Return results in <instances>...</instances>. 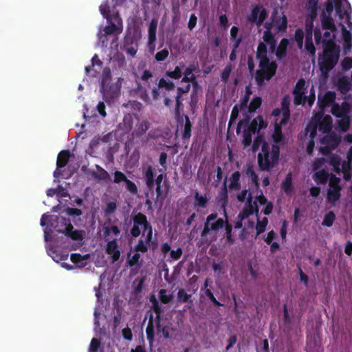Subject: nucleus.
Here are the masks:
<instances>
[{
    "label": "nucleus",
    "mask_w": 352,
    "mask_h": 352,
    "mask_svg": "<svg viewBox=\"0 0 352 352\" xmlns=\"http://www.w3.org/2000/svg\"><path fill=\"white\" fill-rule=\"evenodd\" d=\"M133 223V226L131 230V234L137 237L142 232V237H146V243L151 242L152 227L148 223L146 216L140 213L135 215Z\"/></svg>",
    "instance_id": "obj_16"
},
{
    "label": "nucleus",
    "mask_w": 352,
    "mask_h": 352,
    "mask_svg": "<svg viewBox=\"0 0 352 352\" xmlns=\"http://www.w3.org/2000/svg\"><path fill=\"white\" fill-rule=\"evenodd\" d=\"M124 79L121 77L112 78L110 70L104 69L102 72L101 90L107 99L116 98L120 93V89Z\"/></svg>",
    "instance_id": "obj_11"
},
{
    "label": "nucleus",
    "mask_w": 352,
    "mask_h": 352,
    "mask_svg": "<svg viewBox=\"0 0 352 352\" xmlns=\"http://www.w3.org/2000/svg\"><path fill=\"white\" fill-rule=\"evenodd\" d=\"M68 156L69 155H58L57 162H56L58 168L63 167L66 164V163L68 160V159H67Z\"/></svg>",
    "instance_id": "obj_53"
},
{
    "label": "nucleus",
    "mask_w": 352,
    "mask_h": 352,
    "mask_svg": "<svg viewBox=\"0 0 352 352\" xmlns=\"http://www.w3.org/2000/svg\"><path fill=\"white\" fill-rule=\"evenodd\" d=\"M183 74L182 68H181V66H177L173 72H168L167 75L175 79H179L182 77V75Z\"/></svg>",
    "instance_id": "obj_42"
},
{
    "label": "nucleus",
    "mask_w": 352,
    "mask_h": 352,
    "mask_svg": "<svg viewBox=\"0 0 352 352\" xmlns=\"http://www.w3.org/2000/svg\"><path fill=\"white\" fill-rule=\"evenodd\" d=\"M258 164L262 170H270L278 162V155H258Z\"/></svg>",
    "instance_id": "obj_19"
},
{
    "label": "nucleus",
    "mask_w": 352,
    "mask_h": 352,
    "mask_svg": "<svg viewBox=\"0 0 352 352\" xmlns=\"http://www.w3.org/2000/svg\"><path fill=\"white\" fill-rule=\"evenodd\" d=\"M125 186L126 189L132 194H135L138 192L136 185L131 181L126 179L125 182Z\"/></svg>",
    "instance_id": "obj_51"
},
{
    "label": "nucleus",
    "mask_w": 352,
    "mask_h": 352,
    "mask_svg": "<svg viewBox=\"0 0 352 352\" xmlns=\"http://www.w3.org/2000/svg\"><path fill=\"white\" fill-rule=\"evenodd\" d=\"M148 127H149V124L147 121L141 120V121L138 122L135 131L136 134L140 135L144 134L148 129Z\"/></svg>",
    "instance_id": "obj_36"
},
{
    "label": "nucleus",
    "mask_w": 352,
    "mask_h": 352,
    "mask_svg": "<svg viewBox=\"0 0 352 352\" xmlns=\"http://www.w3.org/2000/svg\"><path fill=\"white\" fill-rule=\"evenodd\" d=\"M289 103L286 99L283 101L281 109H276L272 112L274 130L272 140L266 141L263 135H258L252 146V151L258 154H279L280 150L284 148L288 142V137L283 134V128L289 119Z\"/></svg>",
    "instance_id": "obj_5"
},
{
    "label": "nucleus",
    "mask_w": 352,
    "mask_h": 352,
    "mask_svg": "<svg viewBox=\"0 0 352 352\" xmlns=\"http://www.w3.org/2000/svg\"><path fill=\"white\" fill-rule=\"evenodd\" d=\"M230 40L234 49H237L241 42V38L238 36V28L236 26H233L230 30Z\"/></svg>",
    "instance_id": "obj_29"
},
{
    "label": "nucleus",
    "mask_w": 352,
    "mask_h": 352,
    "mask_svg": "<svg viewBox=\"0 0 352 352\" xmlns=\"http://www.w3.org/2000/svg\"><path fill=\"white\" fill-rule=\"evenodd\" d=\"M267 16L266 10L261 6L255 7L251 14L248 16V20L261 25Z\"/></svg>",
    "instance_id": "obj_18"
},
{
    "label": "nucleus",
    "mask_w": 352,
    "mask_h": 352,
    "mask_svg": "<svg viewBox=\"0 0 352 352\" xmlns=\"http://www.w3.org/2000/svg\"><path fill=\"white\" fill-rule=\"evenodd\" d=\"M333 6L338 17V26L341 29L344 54H349L352 47V34L347 30V28H352L350 3L347 0H327L320 15L321 25L314 30L316 42L322 43L323 52L318 58V64L323 74H328L336 66L341 51L340 41L336 37L337 28L332 16Z\"/></svg>",
    "instance_id": "obj_1"
},
{
    "label": "nucleus",
    "mask_w": 352,
    "mask_h": 352,
    "mask_svg": "<svg viewBox=\"0 0 352 352\" xmlns=\"http://www.w3.org/2000/svg\"><path fill=\"white\" fill-rule=\"evenodd\" d=\"M122 336L123 337L126 339V340H131L132 339V332H131V330L126 327V328H124L122 331Z\"/></svg>",
    "instance_id": "obj_59"
},
{
    "label": "nucleus",
    "mask_w": 352,
    "mask_h": 352,
    "mask_svg": "<svg viewBox=\"0 0 352 352\" xmlns=\"http://www.w3.org/2000/svg\"><path fill=\"white\" fill-rule=\"evenodd\" d=\"M327 162L324 158L319 159L313 165L315 171L314 179L317 184H324L329 182L327 199L329 202L335 204L340 197L341 187L339 185L340 179L329 174L326 169L328 166L338 173L342 172L345 180H349L352 177V155H346L345 159H340V155H327Z\"/></svg>",
    "instance_id": "obj_4"
},
{
    "label": "nucleus",
    "mask_w": 352,
    "mask_h": 352,
    "mask_svg": "<svg viewBox=\"0 0 352 352\" xmlns=\"http://www.w3.org/2000/svg\"><path fill=\"white\" fill-rule=\"evenodd\" d=\"M146 333L147 339L149 341L150 344L152 345L153 342L154 340V333H155V328H154L153 322L152 320V318H151L148 321V325H147V327L146 329Z\"/></svg>",
    "instance_id": "obj_31"
},
{
    "label": "nucleus",
    "mask_w": 352,
    "mask_h": 352,
    "mask_svg": "<svg viewBox=\"0 0 352 352\" xmlns=\"http://www.w3.org/2000/svg\"><path fill=\"white\" fill-rule=\"evenodd\" d=\"M197 23V16L195 14H191L189 22H188V28L190 30H192Z\"/></svg>",
    "instance_id": "obj_62"
},
{
    "label": "nucleus",
    "mask_w": 352,
    "mask_h": 352,
    "mask_svg": "<svg viewBox=\"0 0 352 352\" xmlns=\"http://www.w3.org/2000/svg\"><path fill=\"white\" fill-rule=\"evenodd\" d=\"M335 219H336L335 214L331 211L328 212L324 215L322 224L324 226L331 227L333 225V223L335 221Z\"/></svg>",
    "instance_id": "obj_37"
},
{
    "label": "nucleus",
    "mask_w": 352,
    "mask_h": 352,
    "mask_svg": "<svg viewBox=\"0 0 352 352\" xmlns=\"http://www.w3.org/2000/svg\"><path fill=\"white\" fill-rule=\"evenodd\" d=\"M287 17L283 12L274 11L271 17V21L265 23L266 31L263 34V42L259 43L257 48L256 58L259 60V69L256 72V80L258 85H262L265 81H268L276 73L277 65L274 61H270L267 53L274 54L278 58L285 56L288 41L282 39L276 50V41L273 34L285 32L287 29Z\"/></svg>",
    "instance_id": "obj_2"
},
{
    "label": "nucleus",
    "mask_w": 352,
    "mask_h": 352,
    "mask_svg": "<svg viewBox=\"0 0 352 352\" xmlns=\"http://www.w3.org/2000/svg\"><path fill=\"white\" fill-rule=\"evenodd\" d=\"M318 0H307L306 3L307 19L305 21V48L312 55L316 50L312 41L314 21L316 16Z\"/></svg>",
    "instance_id": "obj_10"
},
{
    "label": "nucleus",
    "mask_w": 352,
    "mask_h": 352,
    "mask_svg": "<svg viewBox=\"0 0 352 352\" xmlns=\"http://www.w3.org/2000/svg\"><path fill=\"white\" fill-rule=\"evenodd\" d=\"M145 177H146V183L147 186L149 188H153L154 186V182H153V172H152L151 167H149L147 169V170L146 171Z\"/></svg>",
    "instance_id": "obj_41"
},
{
    "label": "nucleus",
    "mask_w": 352,
    "mask_h": 352,
    "mask_svg": "<svg viewBox=\"0 0 352 352\" xmlns=\"http://www.w3.org/2000/svg\"><path fill=\"white\" fill-rule=\"evenodd\" d=\"M47 221L49 224L44 230V237L46 242L51 241L52 234L55 230L59 233H65L67 240L74 241L71 245H66L64 247L71 250H76L81 245L84 232L76 230H73L70 220L67 219L63 214L59 216L48 214L47 213L43 214L41 219V226H46Z\"/></svg>",
    "instance_id": "obj_6"
},
{
    "label": "nucleus",
    "mask_w": 352,
    "mask_h": 352,
    "mask_svg": "<svg viewBox=\"0 0 352 352\" xmlns=\"http://www.w3.org/2000/svg\"><path fill=\"white\" fill-rule=\"evenodd\" d=\"M163 179V175L162 174H160V175L157 176L156 180H155V184L157 185V188H156V192H157V199H162L163 197H162V192H161V188H160V184L162 182Z\"/></svg>",
    "instance_id": "obj_48"
},
{
    "label": "nucleus",
    "mask_w": 352,
    "mask_h": 352,
    "mask_svg": "<svg viewBox=\"0 0 352 352\" xmlns=\"http://www.w3.org/2000/svg\"><path fill=\"white\" fill-rule=\"evenodd\" d=\"M338 87L342 94L347 93L351 87V84L349 78L346 76L340 78L338 81Z\"/></svg>",
    "instance_id": "obj_27"
},
{
    "label": "nucleus",
    "mask_w": 352,
    "mask_h": 352,
    "mask_svg": "<svg viewBox=\"0 0 352 352\" xmlns=\"http://www.w3.org/2000/svg\"><path fill=\"white\" fill-rule=\"evenodd\" d=\"M190 298V295H188L184 289H179L178 292V299L182 302H186Z\"/></svg>",
    "instance_id": "obj_56"
},
{
    "label": "nucleus",
    "mask_w": 352,
    "mask_h": 352,
    "mask_svg": "<svg viewBox=\"0 0 352 352\" xmlns=\"http://www.w3.org/2000/svg\"><path fill=\"white\" fill-rule=\"evenodd\" d=\"M157 27V21L153 19L148 27V39L151 43H153L156 39V30Z\"/></svg>",
    "instance_id": "obj_28"
},
{
    "label": "nucleus",
    "mask_w": 352,
    "mask_h": 352,
    "mask_svg": "<svg viewBox=\"0 0 352 352\" xmlns=\"http://www.w3.org/2000/svg\"><path fill=\"white\" fill-rule=\"evenodd\" d=\"M127 179L124 173L120 171H115L113 176V182L116 184H119L120 182H124Z\"/></svg>",
    "instance_id": "obj_45"
},
{
    "label": "nucleus",
    "mask_w": 352,
    "mask_h": 352,
    "mask_svg": "<svg viewBox=\"0 0 352 352\" xmlns=\"http://www.w3.org/2000/svg\"><path fill=\"white\" fill-rule=\"evenodd\" d=\"M228 202L227 195L223 193L219 199V205L223 211V217L217 218L216 213H212L208 215L205 222L203 234L206 235L210 232H217L223 228H225V234L226 236V241L228 243H232L233 239L232 238V226L228 223V216L226 213V206Z\"/></svg>",
    "instance_id": "obj_8"
},
{
    "label": "nucleus",
    "mask_w": 352,
    "mask_h": 352,
    "mask_svg": "<svg viewBox=\"0 0 352 352\" xmlns=\"http://www.w3.org/2000/svg\"><path fill=\"white\" fill-rule=\"evenodd\" d=\"M182 254L181 248H177L176 250H172L170 253V258L173 260H178Z\"/></svg>",
    "instance_id": "obj_57"
},
{
    "label": "nucleus",
    "mask_w": 352,
    "mask_h": 352,
    "mask_svg": "<svg viewBox=\"0 0 352 352\" xmlns=\"http://www.w3.org/2000/svg\"><path fill=\"white\" fill-rule=\"evenodd\" d=\"M63 213H65V215L77 217L81 214V211L77 208H68Z\"/></svg>",
    "instance_id": "obj_52"
},
{
    "label": "nucleus",
    "mask_w": 352,
    "mask_h": 352,
    "mask_svg": "<svg viewBox=\"0 0 352 352\" xmlns=\"http://www.w3.org/2000/svg\"><path fill=\"white\" fill-rule=\"evenodd\" d=\"M46 250L50 256L56 263H60L61 261L66 260L68 257V254H62L58 253L56 250L51 247L50 242H46Z\"/></svg>",
    "instance_id": "obj_25"
},
{
    "label": "nucleus",
    "mask_w": 352,
    "mask_h": 352,
    "mask_svg": "<svg viewBox=\"0 0 352 352\" xmlns=\"http://www.w3.org/2000/svg\"><path fill=\"white\" fill-rule=\"evenodd\" d=\"M206 295L210 299L212 302H213L216 305H219V302L217 300L213 294L209 289H206Z\"/></svg>",
    "instance_id": "obj_64"
},
{
    "label": "nucleus",
    "mask_w": 352,
    "mask_h": 352,
    "mask_svg": "<svg viewBox=\"0 0 352 352\" xmlns=\"http://www.w3.org/2000/svg\"><path fill=\"white\" fill-rule=\"evenodd\" d=\"M268 223V219L267 217L259 219L257 217V223L256 226V234L258 235L263 233L265 230V228Z\"/></svg>",
    "instance_id": "obj_34"
},
{
    "label": "nucleus",
    "mask_w": 352,
    "mask_h": 352,
    "mask_svg": "<svg viewBox=\"0 0 352 352\" xmlns=\"http://www.w3.org/2000/svg\"><path fill=\"white\" fill-rule=\"evenodd\" d=\"M275 237V233L274 231H270V232L267 233V234L264 237V241L267 243V244H271L272 241L274 240Z\"/></svg>",
    "instance_id": "obj_61"
},
{
    "label": "nucleus",
    "mask_w": 352,
    "mask_h": 352,
    "mask_svg": "<svg viewBox=\"0 0 352 352\" xmlns=\"http://www.w3.org/2000/svg\"><path fill=\"white\" fill-rule=\"evenodd\" d=\"M159 89L164 90V91H171L175 88L174 83L170 80H165L164 78H161L158 83Z\"/></svg>",
    "instance_id": "obj_33"
},
{
    "label": "nucleus",
    "mask_w": 352,
    "mask_h": 352,
    "mask_svg": "<svg viewBox=\"0 0 352 352\" xmlns=\"http://www.w3.org/2000/svg\"><path fill=\"white\" fill-rule=\"evenodd\" d=\"M267 122L261 116H257L249 124L246 120H241L238 124L237 131H243V144L244 147L249 146L252 142V135L265 129Z\"/></svg>",
    "instance_id": "obj_12"
},
{
    "label": "nucleus",
    "mask_w": 352,
    "mask_h": 352,
    "mask_svg": "<svg viewBox=\"0 0 352 352\" xmlns=\"http://www.w3.org/2000/svg\"><path fill=\"white\" fill-rule=\"evenodd\" d=\"M144 239H140L138 242V243L135 246L134 250L135 252H140L142 253H144L148 250V245L151 243H146V237H143Z\"/></svg>",
    "instance_id": "obj_38"
},
{
    "label": "nucleus",
    "mask_w": 352,
    "mask_h": 352,
    "mask_svg": "<svg viewBox=\"0 0 352 352\" xmlns=\"http://www.w3.org/2000/svg\"><path fill=\"white\" fill-rule=\"evenodd\" d=\"M120 229L117 226H103V235L106 241L109 242L113 239H116L120 234Z\"/></svg>",
    "instance_id": "obj_23"
},
{
    "label": "nucleus",
    "mask_w": 352,
    "mask_h": 352,
    "mask_svg": "<svg viewBox=\"0 0 352 352\" xmlns=\"http://www.w3.org/2000/svg\"><path fill=\"white\" fill-rule=\"evenodd\" d=\"M100 11L102 16L107 19L109 25L104 28H100L98 32V45H100L101 47H107L110 35H118L122 32V21L118 14L111 16L109 14L110 11L109 6L107 3H103L100 5Z\"/></svg>",
    "instance_id": "obj_9"
},
{
    "label": "nucleus",
    "mask_w": 352,
    "mask_h": 352,
    "mask_svg": "<svg viewBox=\"0 0 352 352\" xmlns=\"http://www.w3.org/2000/svg\"><path fill=\"white\" fill-rule=\"evenodd\" d=\"M350 124L351 119L349 116L336 118L335 132L341 135L342 133H346L349 130Z\"/></svg>",
    "instance_id": "obj_22"
},
{
    "label": "nucleus",
    "mask_w": 352,
    "mask_h": 352,
    "mask_svg": "<svg viewBox=\"0 0 352 352\" xmlns=\"http://www.w3.org/2000/svg\"><path fill=\"white\" fill-rule=\"evenodd\" d=\"M126 264L131 268L133 274H136L142 267V261L140 260V254L135 252L132 254L131 251L128 253Z\"/></svg>",
    "instance_id": "obj_20"
},
{
    "label": "nucleus",
    "mask_w": 352,
    "mask_h": 352,
    "mask_svg": "<svg viewBox=\"0 0 352 352\" xmlns=\"http://www.w3.org/2000/svg\"><path fill=\"white\" fill-rule=\"evenodd\" d=\"M240 173L239 172H234L230 179V188L231 189H238L240 186Z\"/></svg>",
    "instance_id": "obj_35"
},
{
    "label": "nucleus",
    "mask_w": 352,
    "mask_h": 352,
    "mask_svg": "<svg viewBox=\"0 0 352 352\" xmlns=\"http://www.w3.org/2000/svg\"><path fill=\"white\" fill-rule=\"evenodd\" d=\"M281 188L287 195H291L294 192L292 174L289 173L282 182Z\"/></svg>",
    "instance_id": "obj_26"
},
{
    "label": "nucleus",
    "mask_w": 352,
    "mask_h": 352,
    "mask_svg": "<svg viewBox=\"0 0 352 352\" xmlns=\"http://www.w3.org/2000/svg\"><path fill=\"white\" fill-rule=\"evenodd\" d=\"M98 111L99 113L102 116H106V112L104 111L105 106L103 102H100L97 106Z\"/></svg>",
    "instance_id": "obj_63"
},
{
    "label": "nucleus",
    "mask_w": 352,
    "mask_h": 352,
    "mask_svg": "<svg viewBox=\"0 0 352 352\" xmlns=\"http://www.w3.org/2000/svg\"><path fill=\"white\" fill-rule=\"evenodd\" d=\"M336 94L334 92H327L322 99L318 98V102L323 109L331 106V112L336 118H342L348 116L350 111V104L347 102H342L341 104L335 103Z\"/></svg>",
    "instance_id": "obj_15"
},
{
    "label": "nucleus",
    "mask_w": 352,
    "mask_h": 352,
    "mask_svg": "<svg viewBox=\"0 0 352 352\" xmlns=\"http://www.w3.org/2000/svg\"><path fill=\"white\" fill-rule=\"evenodd\" d=\"M231 71H232L231 65H226L222 72L221 78L225 81L227 80L230 76Z\"/></svg>",
    "instance_id": "obj_54"
},
{
    "label": "nucleus",
    "mask_w": 352,
    "mask_h": 352,
    "mask_svg": "<svg viewBox=\"0 0 352 352\" xmlns=\"http://www.w3.org/2000/svg\"><path fill=\"white\" fill-rule=\"evenodd\" d=\"M160 298L162 302L167 303L170 301L172 295L170 294V292L165 289H162L160 292Z\"/></svg>",
    "instance_id": "obj_43"
},
{
    "label": "nucleus",
    "mask_w": 352,
    "mask_h": 352,
    "mask_svg": "<svg viewBox=\"0 0 352 352\" xmlns=\"http://www.w3.org/2000/svg\"><path fill=\"white\" fill-rule=\"evenodd\" d=\"M252 94L250 86L245 88V95L241 101L239 109L235 106L231 113L230 123L233 122L237 117L239 112H241L244 116H247L248 113L254 112L261 104V98L260 97H254L252 100L248 104L250 96Z\"/></svg>",
    "instance_id": "obj_13"
},
{
    "label": "nucleus",
    "mask_w": 352,
    "mask_h": 352,
    "mask_svg": "<svg viewBox=\"0 0 352 352\" xmlns=\"http://www.w3.org/2000/svg\"><path fill=\"white\" fill-rule=\"evenodd\" d=\"M89 254L80 255L79 254H72L70 259L74 264V267L66 263H61L60 265L68 270H73L74 267L81 268L87 265L89 263Z\"/></svg>",
    "instance_id": "obj_17"
},
{
    "label": "nucleus",
    "mask_w": 352,
    "mask_h": 352,
    "mask_svg": "<svg viewBox=\"0 0 352 352\" xmlns=\"http://www.w3.org/2000/svg\"><path fill=\"white\" fill-rule=\"evenodd\" d=\"M169 54L168 50L164 49L160 52H158L155 55V59L157 61H162L165 60Z\"/></svg>",
    "instance_id": "obj_50"
},
{
    "label": "nucleus",
    "mask_w": 352,
    "mask_h": 352,
    "mask_svg": "<svg viewBox=\"0 0 352 352\" xmlns=\"http://www.w3.org/2000/svg\"><path fill=\"white\" fill-rule=\"evenodd\" d=\"M237 199L241 202L245 203L243 210L238 215L240 221L236 223L235 227L237 228H241L243 225L246 226L245 220L250 215H253L254 212L256 215L258 216L260 209L261 212L265 215L270 214L272 210V204L268 201L263 195L256 197L255 201L252 203L250 192L244 190L238 195Z\"/></svg>",
    "instance_id": "obj_7"
},
{
    "label": "nucleus",
    "mask_w": 352,
    "mask_h": 352,
    "mask_svg": "<svg viewBox=\"0 0 352 352\" xmlns=\"http://www.w3.org/2000/svg\"><path fill=\"white\" fill-rule=\"evenodd\" d=\"M68 196V193L65 189L61 186L57 188V197L58 198H63Z\"/></svg>",
    "instance_id": "obj_60"
},
{
    "label": "nucleus",
    "mask_w": 352,
    "mask_h": 352,
    "mask_svg": "<svg viewBox=\"0 0 352 352\" xmlns=\"http://www.w3.org/2000/svg\"><path fill=\"white\" fill-rule=\"evenodd\" d=\"M185 85L177 89V94L176 96V111L179 113L182 104V96L183 94L188 93L190 89V82H183Z\"/></svg>",
    "instance_id": "obj_24"
},
{
    "label": "nucleus",
    "mask_w": 352,
    "mask_h": 352,
    "mask_svg": "<svg viewBox=\"0 0 352 352\" xmlns=\"http://www.w3.org/2000/svg\"><path fill=\"white\" fill-rule=\"evenodd\" d=\"M208 203V199L206 195H200L196 192L195 195V205L200 208H206Z\"/></svg>",
    "instance_id": "obj_32"
},
{
    "label": "nucleus",
    "mask_w": 352,
    "mask_h": 352,
    "mask_svg": "<svg viewBox=\"0 0 352 352\" xmlns=\"http://www.w3.org/2000/svg\"><path fill=\"white\" fill-rule=\"evenodd\" d=\"M145 281V277H142L140 278H136L133 281L134 290L136 293H139L142 289L143 284Z\"/></svg>",
    "instance_id": "obj_44"
},
{
    "label": "nucleus",
    "mask_w": 352,
    "mask_h": 352,
    "mask_svg": "<svg viewBox=\"0 0 352 352\" xmlns=\"http://www.w3.org/2000/svg\"><path fill=\"white\" fill-rule=\"evenodd\" d=\"M303 36L304 33L302 30H297L295 33V40L297 42L298 46L300 49L302 47L303 45Z\"/></svg>",
    "instance_id": "obj_46"
},
{
    "label": "nucleus",
    "mask_w": 352,
    "mask_h": 352,
    "mask_svg": "<svg viewBox=\"0 0 352 352\" xmlns=\"http://www.w3.org/2000/svg\"><path fill=\"white\" fill-rule=\"evenodd\" d=\"M117 208L116 203L115 201H109L107 204L104 212L106 215H109L113 213Z\"/></svg>",
    "instance_id": "obj_49"
},
{
    "label": "nucleus",
    "mask_w": 352,
    "mask_h": 352,
    "mask_svg": "<svg viewBox=\"0 0 352 352\" xmlns=\"http://www.w3.org/2000/svg\"><path fill=\"white\" fill-rule=\"evenodd\" d=\"M192 68L190 67L186 68L184 72V76L182 82H192L195 80V76L192 73Z\"/></svg>",
    "instance_id": "obj_40"
},
{
    "label": "nucleus",
    "mask_w": 352,
    "mask_h": 352,
    "mask_svg": "<svg viewBox=\"0 0 352 352\" xmlns=\"http://www.w3.org/2000/svg\"><path fill=\"white\" fill-rule=\"evenodd\" d=\"M294 102L296 104H305L308 103L311 106L315 101V91L313 85L306 82L303 79H300L297 82L294 90Z\"/></svg>",
    "instance_id": "obj_14"
},
{
    "label": "nucleus",
    "mask_w": 352,
    "mask_h": 352,
    "mask_svg": "<svg viewBox=\"0 0 352 352\" xmlns=\"http://www.w3.org/2000/svg\"><path fill=\"white\" fill-rule=\"evenodd\" d=\"M100 305L98 304L96 305V309H95V311H94V325H95V331H97V328L99 326V324H98V316L100 315V312H99V310L100 309Z\"/></svg>",
    "instance_id": "obj_58"
},
{
    "label": "nucleus",
    "mask_w": 352,
    "mask_h": 352,
    "mask_svg": "<svg viewBox=\"0 0 352 352\" xmlns=\"http://www.w3.org/2000/svg\"><path fill=\"white\" fill-rule=\"evenodd\" d=\"M106 253L109 256L112 263H115L119 260L120 252L119 250L117 240L113 239L107 242Z\"/></svg>",
    "instance_id": "obj_21"
},
{
    "label": "nucleus",
    "mask_w": 352,
    "mask_h": 352,
    "mask_svg": "<svg viewBox=\"0 0 352 352\" xmlns=\"http://www.w3.org/2000/svg\"><path fill=\"white\" fill-rule=\"evenodd\" d=\"M111 137V135H108L105 137H104L102 140H100L99 138H94L91 142H90V148L92 150V151H94V149L97 148L100 145L104 146L106 143L107 142L108 139Z\"/></svg>",
    "instance_id": "obj_30"
},
{
    "label": "nucleus",
    "mask_w": 352,
    "mask_h": 352,
    "mask_svg": "<svg viewBox=\"0 0 352 352\" xmlns=\"http://www.w3.org/2000/svg\"><path fill=\"white\" fill-rule=\"evenodd\" d=\"M97 177L100 179L104 180L105 182L110 181V177L109 175V173L103 169L98 171V173L97 174Z\"/></svg>",
    "instance_id": "obj_55"
},
{
    "label": "nucleus",
    "mask_w": 352,
    "mask_h": 352,
    "mask_svg": "<svg viewBox=\"0 0 352 352\" xmlns=\"http://www.w3.org/2000/svg\"><path fill=\"white\" fill-rule=\"evenodd\" d=\"M89 352H104V349H102L100 346V342L96 338H93L91 341L89 349Z\"/></svg>",
    "instance_id": "obj_39"
},
{
    "label": "nucleus",
    "mask_w": 352,
    "mask_h": 352,
    "mask_svg": "<svg viewBox=\"0 0 352 352\" xmlns=\"http://www.w3.org/2000/svg\"><path fill=\"white\" fill-rule=\"evenodd\" d=\"M342 69L344 72L352 68V58L346 57L341 62Z\"/></svg>",
    "instance_id": "obj_47"
},
{
    "label": "nucleus",
    "mask_w": 352,
    "mask_h": 352,
    "mask_svg": "<svg viewBox=\"0 0 352 352\" xmlns=\"http://www.w3.org/2000/svg\"><path fill=\"white\" fill-rule=\"evenodd\" d=\"M333 126L332 117L329 115H324V109L320 107V111L314 113L310 124L306 129V135L309 133L306 143L307 154H311L314 151V138L316 136L317 129L319 132L324 134L320 141L319 152L322 154H328L336 149L342 140L344 143L352 144L351 133L346 134L342 138V135L332 131Z\"/></svg>",
    "instance_id": "obj_3"
}]
</instances>
